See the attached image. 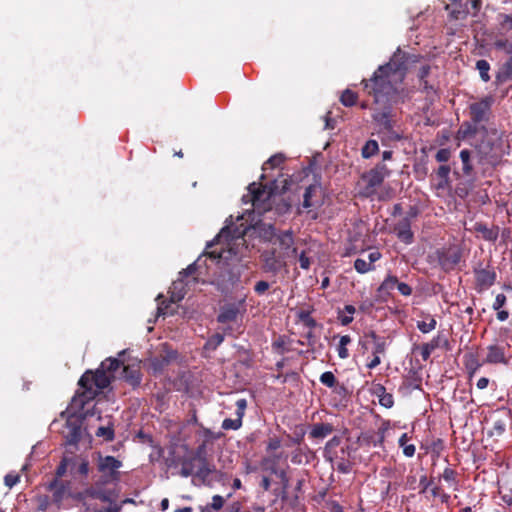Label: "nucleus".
Listing matches in <instances>:
<instances>
[{"label": "nucleus", "mask_w": 512, "mask_h": 512, "mask_svg": "<svg viewBox=\"0 0 512 512\" xmlns=\"http://www.w3.org/2000/svg\"><path fill=\"white\" fill-rule=\"evenodd\" d=\"M318 187L316 185H309L306 187L303 195L302 206L306 209L313 207L315 204L312 202V197L317 193Z\"/></svg>", "instance_id": "41"}, {"label": "nucleus", "mask_w": 512, "mask_h": 512, "mask_svg": "<svg viewBox=\"0 0 512 512\" xmlns=\"http://www.w3.org/2000/svg\"><path fill=\"white\" fill-rule=\"evenodd\" d=\"M494 46L506 54H512V37H498L494 42Z\"/></svg>", "instance_id": "38"}, {"label": "nucleus", "mask_w": 512, "mask_h": 512, "mask_svg": "<svg viewBox=\"0 0 512 512\" xmlns=\"http://www.w3.org/2000/svg\"><path fill=\"white\" fill-rule=\"evenodd\" d=\"M207 455V443L206 441H203L201 444L197 446L192 456L196 457L198 461H205L207 460Z\"/></svg>", "instance_id": "50"}, {"label": "nucleus", "mask_w": 512, "mask_h": 512, "mask_svg": "<svg viewBox=\"0 0 512 512\" xmlns=\"http://www.w3.org/2000/svg\"><path fill=\"white\" fill-rule=\"evenodd\" d=\"M390 176V170L385 163H378L372 169L361 176L363 187L360 195L366 198L373 197L377 189L382 185L386 177Z\"/></svg>", "instance_id": "8"}, {"label": "nucleus", "mask_w": 512, "mask_h": 512, "mask_svg": "<svg viewBox=\"0 0 512 512\" xmlns=\"http://www.w3.org/2000/svg\"><path fill=\"white\" fill-rule=\"evenodd\" d=\"M354 268L358 273L364 274L371 271L373 269V266L370 263L366 262L364 259L357 258L354 262Z\"/></svg>", "instance_id": "48"}, {"label": "nucleus", "mask_w": 512, "mask_h": 512, "mask_svg": "<svg viewBox=\"0 0 512 512\" xmlns=\"http://www.w3.org/2000/svg\"><path fill=\"white\" fill-rule=\"evenodd\" d=\"M396 288L399 291V293L403 296H410L413 291L408 284L399 281L398 284L396 285Z\"/></svg>", "instance_id": "63"}, {"label": "nucleus", "mask_w": 512, "mask_h": 512, "mask_svg": "<svg viewBox=\"0 0 512 512\" xmlns=\"http://www.w3.org/2000/svg\"><path fill=\"white\" fill-rule=\"evenodd\" d=\"M178 357L176 350L171 349L168 344L162 345L161 352L152 357L149 361L150 368L154 374L162 373L165 368Z\"/></svg>", "instance_id": "12"}, {"label": "nucleus", "mask_w": 512, "mask_h": 512, "mask_svg": "<svg viewBox=\"0 0 512 512\" xmlns=\"http://www.w3.org/2000/svg\"><path fill=\"white\" fill-rule=\"evenodd\" d=\"M245 300H241L238 303H227L220 308V312L217 315V322L221 324L235 322L238 317L241 315L242 311H245L244 308Z\"/></svg>", "instance_id": "15"}, {"label": "nucleus", "mask_w": 512, "mask_h": 512, "mask_svg": "<svg viewBox=\"0 0 512 512\" xmlns=\"http://www.w3.org/2000/svg\"><path fill=\"white\" fill-rule=\"evenodd\" d=\"M281 447V440L277 436L270 437L267 442L266 450L275 451Z\"/></svg>", "instance_id": "58"}, {"label": "nucleus", "mask_w": 512, "mask_h": 512, "mask_svg": "<svg viewBox=\"0 0 512 512\" xmlns=\"http://www.w3.org/2000/svg\"><path fill=\"white\" fill-rule=\"evenodd\" d=\"M474 231L481 233L482 237L487 241H496L498 238V228H488L484 223L477 222L474 225Z\"/></svg>", "instance_id": "31"}, {"label": "nucleus", "mask_w": 512, "mask_h": 512, "mask_svg": "<svg viewBox=\"0 0 512 512\" xmlns=\"http://www.w3.org/2000/svg\"><path fill=\"white\" fill-rule=\"evenodd\" d=\"M422 378L418 372L410 370L407 375L404 376L402 384L399 387V392L402 394L410 393L413 390L421 389Z\"/></svg>", "instance_id": "21"}, {"label": "nucleus", "mask_w": 512, "mask_h": 512, "mask_svg": "<svg viewBox=\"0 0 512 512\" xmlns=\"http://www.w3.org/2000/svg\"><path fill=\"white\" fill-rule=\"evenodd\" d=\"M123 379L133 388L138 387L142 381V373L138 366H124Z\"/></svg>", "instance_id": "22"}, {"label": "nucleus", "mask_w": 512, "mask_h": 512, "mask_svg": "<svg viewBox=\"0 0 512 512\" xmlns=\"http://www.w3.org/2000/svg\"><path fill=\"white\" fill-rule=\"evenodd\" d=\"M350 456V446L341 447L340 450L337 451V457L329 462L336 466L337 471L347 474L352 470V462L350 461Z\"/></svg>", "instance_id": "19"}, {"label": "nucleus", "mask_w": 512, "mask_h": 512, "mask_svg": "<svg viewBox=\"0 0 512 512\" xmlns=\"http://www.w3.org/2000/svg\"><path fill=\"white\" fill-rule=\"evenodd\" d=\"M442 478L446 481V482H449V483H454V484H457V472L450 468V467H446L442 473Z\"/></svg>", "instance_id": "53"}, {"label": "nucleus", "mask_w": 512, "mask_h": 512, "mask_svg": "<svg viewBox=\"0 0 512 512\" xmlns=\"http://www.w3.org/2000/svg\"><path fill=\"white\" fill-rule=\"evenodd\" d=\"M285 159L286 157L281 153L272 155L266 162H264L262 169L267 170L277 168L284 163Z\"/></svg>", "instance_id": "39"}, {"label": "nucleus", "mask_w": 512, "mask_h": 512, "mask_svg": "<svg viewBox=\"0 0 512 512\" xmlns=\"http://www.w3.org/2000/svg\"><path fill=\"white\" fill-rule=\"evenodd\" d=\"M358 94L350 89H345L340 97V102L345 107H352L357 103Z\"/></svg>", "instance_id": "36"}, {"label": "nucleus", "mask_w": 512, "mask_h": 512, "mask_svg": "<svg viewBox=\"0 0 512 512\" xmlns=\"http://www.w3.org/2000/svg\"><path fill=\"white\" fill-rule=\"evenodd\" d=\"M472 151L469 149H462L459 153V158L462 164L461 172L454 170L453 174L456 178L465 177L467 178V184L470 186L474 185L476 179V171L474 168V161Z\"/></svg>", "instance_id": "13"}, {"label": "nucleus", "mask_w": 512, "mask_h": 512, "mask_svg": "<svg viewBox=\"0 0 512 512\" xmlns=\"http://www.w3.org/2000/svg\"><path fill=\"white\" fill-rule=\"evenodd\" d=\"M451 158V150L449 148H441L435 154V160L438 163H447Z\"/></svg>", "instance_id": "52"}, {"label": "nucleus", "mask_w": 512, "mask_h": 512, "mask_svg": "<svg viewBox=\"0 0 512 512\" xmlns=\"http://www.w3.org/2000/svg\"><path fill=\"white\" fill-rule=\"evenodd\" d=\"M352 339L349 335H343L340 337L339 344L337 347L338 356L341 359H346L349 357V352L347 349V345L351 343Z\"/></svg>", "instance_id": "40"}, {"label": "nucleus", "mask_w": 512, "mask_h": 512, "mask_svg": "<svg viewBox=\"0 0 512 512\" xmlns=\"http://www.w3.org/2000/svg\"><path fill=\"white\" fill-rule=\"evenodd\" d=\"M463 361L469 380H471L477 371L485 364L483 361H479L477 355L474 353L465 354Z\"/></svg>", "instance_id": "24"}, {"label": "nucleus", "mask_w": 512, "mask_h": 512, "mask_svg": "<svg viewBox=\"0 0 512 512\" xmlns=\"http://www.w3.org/2000/svg\"><path fill=\"white\" fill-rule=\"evenodd\" d=\"M437 322L431 315H427L425 320L417 322V328L424 334L433 331L436 328Z\"/></svg>", "instance_id": "37"}, {"label": "nucleus", "mask_w": 512, "mask_h": 512, "mask_svg": "<svg viewBox=\"0 0 512 512\" xmlns=\"http://www.w3.org/2000/svg\"><path fill=\"white\" fill-rule=\"evenodd\" d=\"M393 232L402 243L409 245L414 242V233L411 230L410 217H403L393 226Z\"/></svg>", "instance_id": "18"}, {"label": "nucleus", "mask_w": 512, "mask_h": 512, "mask_svg": "<svg viewBox=\"0 0 512 512\" xmlns=\"http://www.w3.org/2000/svg\"><path fill=\"white\" fill-rule=\"evenodd\" d=\"M419 60L420 55L408 53L398 47L387 63L380 65L370 79H363L361 82L375 103L388 104L372 114L373 120L387 132L394 128L391 105L404 103L409 98V91L403 86V82L410 66Z\"/></svg>", "instance_id": "1"}, {"label": "nucleus", "mask_w": 512, "mask_h": 512, "mask_svg": "<svg viewBox=\"0 0 512 512\" xmlns=\"http://www.w3.org/2000/svg\"><path fill=\"white\" fill-rule=\"evenodd\" d=\"M272 472L280 479L283 489H287L289 486V478L285 470L272 469Z\"/></svg>", "instance_id": "56"}, {"label": "nucleus", "mask_w": 512, "mask_h": 512, "mask_svg": "<svg viewBox=\"0 0 512 512\" xmlns=\"http://www.w3.org/2000/svg\"><path fill=\"white\" fill-rule=\"evenodd\" d=\"M451 166L448 164L440 165L435 171L437 183L435 189L438 191H450L452 189V181L450 179Z\"/></svg>", "instance_id": "20"}, {"label": "nucleus", "mask_w": 512, "mask_h": 512, "mask_svg": "<svg viewBox=\"0 0 512 512\" xmlns=\"http://www.w3.org/2000/svg\"><path fill=\"white\" fill-rule=\"evenodd\" d=\"M506 430L505 421L502 419L495 420L493 422L492 428L489 432L490 436H501Z\"/></svg>", "instance_id": "47"}, {"label": "nucleus", "mask_w": 512, "mask_h": 512, "mask_svg": "<svg viewBox=\"0 0 512 512\" xmlns=\"http://www.w3.org/2000/svg\"><path fill=\"white\" fill-rule=\"evenodd\" d=\"M225 503V500L222 496L220 495H214L212 497V502L210 504H208L213 510H220L223 505Z\"/></svg>", "instance_id": "59"}, {"label": "nucleus", "mask_w": 512, "mask_h": 512, "mask_svg": "<svg viewBox=\"0 0 512 512\" xmlns=\"http://www.w3.org/2000/svg\"><path fill=\"white\" fill-rule=\"evenodd\" d=\"M495 102L493 95H486L468 105L469 120L463 121L460 125L456 138L466 140L475 137L477 134L487 135L489 129L487 124L493 118L492 106Z\"/></svg>", "instance_id": "4"}, {"label": "nucleus", "mask_w": 512, "mask_h": 512, "mask_svg": "<svg viewBox=\"0 0 512 512\" xmlns=\"http://www.w3.org/2000/svg\"><path fill=\"white\" fill-rule=\"evenodd\" d=\"M388 428H389V421L383 422L382 426L379 428V430L377 432L378 441L374 442V446H376L377 444L381 445L384 442L385 432L387 431Z\"/></svg>", "instance_id": "61"}, {"label": "nucleus", "mask_w": 512, "mask_h": 512, "mask_svg": "<svg viewBox=\"0 0 512 512\" xmlns=\"http://www.w3.org/2000/svg\"><path fill=\"white\" fill-rule=\"evenodd\" d=\"M476 69L479 71V75L482 81L488 82L490 80V64L487 60L480 59L476 62Z\"/></svg>", "instance_id": "43"}, {"label": "nucleus", "mask_w": 512, "mask_h": 512, "mask_svg": "<svg viewBox=\"0 0 512 512\" xmlns=\"http://www.w3.org/2000/svg\"><path fill=\"white\" fill-rule=\"evenodd\" d=\"M269 288L270 284L267 281L261 280L255 284L254 291L257 295L261 296L265 294Z\"/></svg>", "instance_id": "57"}, {"label": "nucleus", "mask_w": 512, "mask_h": 512, "mask_svg": "<svg viewBox=\"0 0 512 512\" xmlns=\"http://www.w3.org/2000/svg\"><path fill=\"white\" fill-rule=\"evenodd\" d=\"M438 347V340L433 339L428 343L422 344L420 348V354L424 361H427L431 355V353Z\"/></svg>", "instance_id": "44"}, {"label": "nucleus", "mask_w": 512, "mask_h": 512, "mask_svg": "<svg viewBox=\"0 0 512 512\" xmlns=\"http://www.w3.org/2000/svg\"><path fill=\"white\" fill-rule=\"evenodd\" d=\"M242 426V421L240 419H231L226 418L222 422V428L224 430H238Z\"/></svg>", "instance_id": "51"}, {"label": "nucleus", "mask_w": 512, "mask_h": 512, "mask_svg": "<svg viewBox=\"0 0 512 512\" xmlns=\"http://www.w3.org/2000/svg\"><path fill=\"white\" fill-rule=\"evenodd\" d=\"M197 460L198 459H196V457H193V456L183 459V461L181 463L180 475L185 478L195 475V472H196L195 462Z\"/></svg>", "instance_id": "34"}, {"label": "nucleus", "mask_w": 512, "mask_h": 512, "mask_svg": "<svg viewBox=\"0 0 512 512\" xmlns=\"http://www.w3.org/2000/svg\"><path fill=\"white\" fill-rule=\"evenodd\" d=\"M341 443V438L339 436L332 437L325 445L323 456L327 461H332L337 457L338 447Z\"/></svg>", "instance_id": "29"}, {"label": "nucleus", "mask_w": 512, "mask_h": 512, "mask_svg": "<svg viewBox=\"0 0 512 512\" xmlns=\"http://www.w3.org/2000/svg\"><path fill=\"white\" fill-rule=\"evenodd\" d=\"M71 472L74 476L87 479L90 473V464L87 459L79 458L72 460Z\"/></svg>", "instance_id": "27"}, {"label": "nucleus", "mask_w": 512, "mask_h": 512, "mask_svg": "<svg viewBox=\"0 0 512 512\" xmlns=\"http://www.w3.org/2000/svg\"><path fill=\"white\" fill-rule=\"evenodd\" d=\"M285 188L286 187L284 185L283 188H282V192L281 193H278L276 191V201L272 202V210H274L275 213L278 214V215L286 214L287 212H289V210L292 207L291 199L290 198H286L283 195Z\"/></svg>", "instance_id": "23"}, {"label": "nucleus", "mask_w": 512, "mask_h": 512, "mask_svg": "<svg viewBox=\"0 0 512 512\" xmlns=\"http://www.w3.org/2000/svg\"><path fill=\"white\" fill-rule=\"evenodd\" d=\"M512 81V57H510L498 70L495 75V85L499 86L503 83Z\"/></svg>", "instance_id": "25"}, {"label": "nucleus", "mask_w": 512, "mask_h": 512, "mask_svg": "<svg viewBox=\"0 0 512 512\" xmlns=\"http://www.w3.org/2000/svg\"><path fill=\"white\" fill-rule=\"evenodd\" d=\"M334 431V427L330 423H315L310 432L309 436L313 439H324Z\"/></svg>", "instance_id": "26"}, {"label": "nucleus", "mask_w": 512, "mask_h": 512, "mask_svg": "<svg viewBox=\"0 0 512 512\" xmlns=\"http://www.w3.org/2000/svg\"><path fill=\"white\" fill-rule=\"evenodd\" d=\"M224 341V335L220 333L213 334L206 342V347L215 350Z\"/></svg>", "instance_id": "49"}, {"label": "nucleus", "mask_w": 512, "mask_h": 512, "mask_svg": "<svg viewBox=\"0 0 512 512\" xmlns=\"http://www.w3.org/2000/svg\"><path fill=\"white\" fill-rule=\"evenodd\" d=\"M93 409H94L93 416L97 415V419L100 420L101 419L100 411L96 409L95 405L92 407V409H89V411H92ZM87 410H88V408L86 409V406H85L84 411H87ZM70 411L73 413V416L68 418V420L66 422L65 429L63 430V434H64V438H65L67 444L76 445L80 441L81 435H82V429H81L82 423H81L80 419H87L89 417H92V415L84 417V416L80 415V413L74 411L72 409L71 405H70Z\"/></svg>", "instance_id": "9"}, {"label": "nucleus", "mask_w": 512, "mask_h": 512, "mask_svg": "<svg viewBox=\"0 0 512 512\" xmlns=\"http://www.w3.org/2000/svg\"><path fill=\"white\" fill-rule=\"evenodd\" d=\"M438 262L444 270L454 269L461 261V250L456 247H450L446 250L437 251Z\"/></svg>", "instance_id": "16"}, {"label": "nucleus", "mask_w": 512, "mask_h": 512, "mask_svg": "<svg viewBox=\"0 0 512 512\" xmlns=\"http://www.w3.org/2000/svg\"><path fill=\"white\" fill-rule=\"evenodd\" d=\"M299 264H300V267L304 270H308L310 268V265H311V260L310 258L306 255V252L305 251H302L299 255Z\"/></svg>", "instance_id": "62"}, {"label": "nucleus", "mask_w": 512, "mask_h": 512, "mask_svg": "<svg viewBox=\"0 0 512 512\" xmlns=\"http://www.w3.org/2000/svg\"><path fill=\"white\" fill-rule=\"evenodd\" d=\"M496 132V129H491L487 135L481 134L482 137L480 141L474 146L478 164L482 166L481 174L484 177L487 176L486 168L484 166L487 165L495 168L501 162V145L490 138V134H496Z\"/></svg>", "instance_id": "6"}, {"label": "nucleus", "mask_w": 512, "mask_h": 512, "mask_svg": "<svg viewBox=\"0 0 512 512\" xmlns=\"http://www.w3.org/2000/svg\"><path fill=\"white\" fill-rule=\"evenodd\" d=\"M320 382L329 388H333L338 383L337 378L331 371L322 373L320 376Z\"/></svg>", "instance_id": "46"}, {"label": "nucleus", "mask_w": 512, "mask_h": 512, "mask_svg": "<svg viewBox=\"0 0 512 512\" xmlns=\"http://www.w3.org/2000/svg\"><path fill=\"white\" fill-rule=\"evenodd\" d=\"M379 404L385 408H392L394 405V398L391 393L386 392L384 395H381L380 398H378Z\"/></svg>", "instance_id": "54"}, {"label": "nucleus", "mask_w": 512, "mask_h": 512, "mask_svg": "<svg viewBox=\"0 0 512 512\" xmlns=\"http://www.w3.org/2000/svg\"><path fill=\"white\" fill-rule=\"evenodd\" d=\"M186 283L182 278H178L176 281L172 283V286L170 287V301L166 302L165 299H163L162 295H159L157 297L158 308L157 312L158 315H166L169 314V308L171 303H178L180 302L186 295V289H185Z\"/></svg>", "instance_id": "11"}, {"label": "nucleus", "mask_w": 512, "mask_h": 512, "mask_svg": "<svg viewBox=\"0 0 512 512\" xmlns=\"http://www.w3.org/2000/svg\"><path fill=\"white\" fill-rule=\"evenodd\" d=\"M365 338L373 342L372 354H385L387 342L384 337L376 334L375 331H369L365 334Z\"/></svg>", "instance_id": "28"}, {"label": "nucleus", "mask_w": 512, "mask_h": 512, "mask_svg": "<svg viewBox=\"0 0 512 512\" xmlns=\"http://www.w3.org/2000/svg\"><path fill=\"white\" fill-rule=\"evenodd\" d=\"M105 485H98L97 481L85 490L86 496L99 500L103 503L112 504L115 502L117 495L114 490L103 489Z\"/></svg>", "instance_id": "17"}, {"label": "nucleus", "mask_w": 512, "mask_h": 512, "mask_svg": "<svg viewBox=\"0 0 512 512\" xmlns=\"http://www.w3.org/2000/svg\"><path fill=\"white\" fill-rule=\"evenodd\" d=\"M237 410H236V419H240L242 421V418L245 414V409L247 407V402L245 399H239L236 402Z\"/></svg>", "instance_id": "60"}, {"label": "nucleus", "mask_w": 512, "mask_h": 512, "mask_svg": "<svg viewBox=\"0 0 512 512\" xmlns=\"http://www.w3.org/2000/svg\"><path fill=\"white\" fill-rule=\"evenodd\" d=\"M122 365V361L108 357L101 362L96 370H86L78 381V389L71 400L72 409L80 415L87 417L94 414L84 411V407L93 402L102 391L110 386L115 379V372Z\"/></svg>", "instance_id": "2"}, {"label": "nucleus", "mask_w": 512, "mask_h": 512, "mask_svg": "<svg viewBox=\"0 0 512 512\" xmlns=\"http://www.w3.org/2000/svg\"><path fill=\"white\" fill-rule=\"evenodd\" d=\"M95 435L99 438H103V440L107 442L112 441L115 437L114 424L109 419L107 425L97 428Z\"/></svg>", "instance_id": "32"}, {"label": "nucleus", "mask_w": 512, "mask_h": 512, "mask_svg": "<svg viewBox=\"0 0 512 512\" xmlns=\"http://www.w3.org/2000/svg\"><path fill=\"white\" fill-rule=\"evenodd\" d=\"M509 349L508 344L494 343L487 346V354L483 363L486 364H502L508 365L511 359V355L507 356V350Z\"/></svg>", "instance_id": "14"}, {"label": "nucleus", "mask_w": 512, "mask_h": 512, "mask_svg": "<svg viewBox=\"0 0 512 512\" xmlns=\"http://www.w3.org/2000/svg\"><path fill=\"white\" fill-rule=\"evenodd\" d=\"M277 188L276 180L272 181L269 187L262 183L252 182L248 185V193L243 195L242 201L245 204L251 203L257 213L263 214L272 210V202L276 201Z\"/></svg>", "instance_id": "5"}, {"label": "nucleus", "mask_w": 512, "mask_h": 512, "mask_svg": "<svg viewBox=\"0 0 512 512\" xmlns=\"http://www.w3.org/2000/svg\"><path fill=\"white\" fill-rule=\"evenodd\" d=\"M468 186L469 187H467L466 185H462V184L457 185L455 188V194L458 197H460L461 199L466 198L469 195L471 189L474 187V185L470 186L469 184H468Z\"/></svg>", "instance_id": "55"}, {"label": "nucleus", "mask_w": 512, "mask_h": 512, "mask_svg": "<svg viewBox=\"0 0 512 512\" xmlns=\"http://www.w3.org/2000/svg\"><path fill=\"white\" fill-rule=\"evenodd\" d=\"M199 462L201 463V465L196 470L195 476L204 481L212 473V469L210 468V465L207 460Z\"/></svg>", "instance_id": "45"}, {"label": "nucleus", "mask_w": 512, "mask_h": 512, "mask_svg": "<svg viewBox=\"0 0 512 512\" xmlns=\"http://www.w3.org/2000/svg\"><path fill=\"white\" fill-rule=\"evenodd\" d=\"M20 480V477L18 474H7L4 478L5 485L9 488L16 485Z\"/></svg>", "instance_id": "64"}, {"label": "nucleus", "mask_w": 512, "mask_h": 512, "mask_svg": "<svg viewBox=\"0 0 512 512\" xmlns=\"http://www.w3.org/2000/svg\"><path fill=\"white\" fill-rule=\"evenodd\" d=\"M311 313L312 309H301L297 312V318L304 326L313 329L317 326V322Z\"/></svg>", "instance_id": "35"}, {"label": "nucleus", "mask_w": 512, "mask_h": 512, "mask_svg": "<svg viewBox=\"0 0 512 512\" xmlns=\"http://www.w3.org/2000/svg\"><path fill=\"white\" fill-rule=\"evenodd\" d=\"M398 278L394 275H388L378 287L377 291L381 297H388L391 291L396 288Z\"/></svg>", "instance_id": "30"}, {"label": "nucleus", "mask_w": 512, "mask_h": 512, "mask_svg": "<svg viewBox=\"0 0 512 512\" xmlns=\"http://www.w3.org/2000/svg\"><path fill=\"white\" fill-rule=\"evenodd\" d=\"M473 273L475 278V289L478 292L485 291L492 287L497 279V274L490 261L486 264L478 262L473 265Z\"/></svg>", "instance_id": "10"}, {"label": "nucleus", "mask_w": 512, "mask_h": 512, "mask_svg": "<svg viewBox=\"0 0 512 512\" xmlns=\"http://www.w3.org/2000/svg\"><path fill=\"white\" fill-rule=\"evenodd\" d=\"M379 153V144L376 140L370 139L361 148V156L370 159Z\"/></svg>", "instance_id": "33"}, {"label": "nucleus", "mask_w": 512, "mask_h": 512, "mask_svg": "<svg viewBox=\"0 0 512 512\" xmlns=\"http://www.w3.org/2000/svg\"><path fill=\"white\" fill-rule=\"evenodd\" d=\"M93 462L98 472V477L93 476L98 485H108L120 480V468L123 466L121 460L111 455H102L101 452H95L92 455Z\"/></svg>", "instance_id": "7"}, {"label": "nucleus", "mask_w": 512, "mask_h": 512, "mask_svg": "<svg viewBox=\"0 0 512 512\" xmlns=\"http://www.w3.org/2000/svg\"><path fill=\"white\" fill-rule=\"evenodd\" d=\"M499 25L505 35L512 37V14H500Z\"/></svg>", "instance_id": "42"}, {"label": "nucleus", "mask_w": 512, "mask_h": 512, "mask_svg": "<svg viewBox=\"0 0 512 512\" xmlns=\"http://www.w3.org/2000/svg\"><path fill=\"white\" fill-rule=\"evenodd\" d=\"M260 237L273 245L260 253L262 270L276 275L287 268V259L297 253V248L293 246V232L292 230L278 232L274 225L268 224L260 228Z\"/></svg>", "instance_id": "3"}]
</instances>
